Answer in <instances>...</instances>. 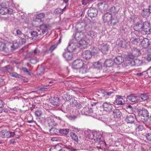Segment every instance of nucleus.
Masks as SVG:
<instances>
[{
    "label": "nucleus",
    "mask_w": 151,
    "mask_h": 151,
    "mask_svg": "<svg viewBox=\"0 0 151 151\" xmlns=\"http://www.w3.org/2000/svg\"><path fill=\"white\" fill-rule=\"evenodd\" d=\"M93 138L96 143H98L99 145H101L102 144H106L105 142L101 139L102 135L96 132L92 134Z\"/></svg>",
    "instance_id": "f257e3e1"
},
{
    "label": "nucleus",
    "mask_w": 151,
    "mask_h": 151,
    "mask_svg": "<svg viewBox=\"0 0 151 151\" xmlns=\"http://www.w3.org/2000/svg\"><path fill=\"white\" fill-rule=\"evenodd\" d=\"M142 31L147 35H149L151 32V27L150 24L147 22H145L142 23Z\"/></svg>",
    "instance_id": "f03ea898"
},
{
    "label": "nucleus",
    "mask_w": 151,
    "mask_h": 151,
    "mask_svg": "<svg viewBox=\"0 0 151 151\" xmlns=\"http://www.w3.org/2000/svg\"><path fill=\"white\" fill-rule=\"evenodd\" d=\"M83 61L80 59H77L74 60L72 63V68L78 70L83 65Z\"/></svg>",
    "instance_id": "7ed1b4c3"
},
{
    "label": "nucleus",
    "mask_w": 151,
    "mask_h": 151,
    "mask_svg": "<svg viewBox=\"0 0 151 151\" xmlns=\"http://www.w3.org/2000/svg\"><path fill=\"white\" fill-rule=\"evenodd\" d=\"M102 107L105 111L107 112L111 111L114 107V105L110 102H105L102 105Z\"/></svg>",
    "instance_id": "20e7f679"
},
{
    "label": "nucleus",
    "mask_w": 151,
    "mask_h": 151,
    "mask_svg": "<svg viewBox=\"0 0 151 151\" xmlns=\"http://www.w3.org/2000/svg\"><path fill=\"white\" fill-rule=\"evenodd\" d=\"M80 76L82 77H84L87 75V73L89 71L86 66L83 65V66L80 68L78 70Z\"/></svg>",
    "instance_id": "39448f33"
},
{
    "label": "nucleus",
    "mask_w": 151,
    "mask_h": 151,
    "mask_svg": "<svg viewBox=\"0 0 151 151\" xmlns=\"http://www.w3.org/2000/svg\"><path fill=\"white\" fill-rule=\"evenodd\" d=\"M128 62V63L131 66H140L142 64V60L137 59L134 60H132L131 61L130 60Z\"/></svg>",
    "instance_id": "423d86ee"
},
{
    "label": "nucleus",
    "mask_w": 151,
    "mask_h": 151,
    "mask_svg": "<svg viewBox=\"0 0 151 151\" xmlns=\"http://www.w3.org/2000/svg\"><path fill=\"white\" fill-rule=\"evenodd\" d=\"M135 119V116L134 114H129L125 118V121L128 123L132 124Z\"/></svg>",
    "instance_id": "0eeeda50"
},
{
    "label": "nucleus",
    "mask_w": 151,
    "mask_h": 151,
    "mask_svg": "<svg viewBox=\"0 0 151 151\" xmlns=\"http://www.w3.org/2000/svg\"><path fill=\"white\" fill-rule=\"evenodd\" d=\"M98 13V10L95 8H91L88 10V16L91 17H96Z\"/></svg>",
    "instance_id": "6e6552de"
},
{
    "label": "nucleus",
    "mask_w": 151,
    "mask_h": 151,
    "mask_svg": "<svg viewBox=\"0 0 151 151\" xmlns=\"http://www.w3.org/2000/svg\"><path fill=\"white\" fill-rule=\"evenodd\" d=\"M109 48V45L106 43H104L99 46L100 49L102 53L104 54H105L107 53Z\"/></svg>",
    "instance_id": "1a4fd4ad"
},
{
    "label": "nucleus",
    "mask_w": 151,
    "mask_h": 151,
    "mask_svg": "<svg viewBox=\"0 0 151 151\" xmlns=\"http://www.w3.org/2000/svg\"><path fill=\"white\" fill-rule=\"evenodd\" d=\"M92 54L90 51L86 50L84 51L82 53V57L86 60H88L92 57Z\"/></svg>",
    "instance_id": "9d476101"
},
{
    "label": "nucleus",
    "mask_w": 151,
    "mask_h": 151,
    "mask_svg": "<svg viewBox=\"0 0 151 151\" xmlns=\"http://www.w3.org/2000/svg\"><path fill=\"white\" fill-rule=\"evenodd\" d=\"M112 16L111 14L107 12L103 16V21L105 22H109L112 18Z\"/></svg>",
    "instance_id": "9b49d317"
},
{
    "label": "nucleus",
    "mask_w": 151,
    "mask_h": 151,
    "mask_svg": "<svg viewBox=\"0 0 151 151\" xmlns=\"http://www.w3.org/2000/svg\"><path fill=\"white\" fill-rule=\"evenodd\" d=\"M138 114L139 115L144 117H148L149 113L147 109L142 108L138 111Z\"/></svg>",
    "instance_id": "f8f14e48"
},
{
    "label": "nucleus",
    "mask_w": 151,
    "mask_h": 151,
    "mask_svg": "<svg viewBox=\"0 0 151 151\" xmlns=\"http://www.w3.org/2000/svg\"><path fill=\"white\" fill-rule=\"evenodd\" d=\"M142 22L136 23L134 27V30L139 32L142 31Z\"/></svg>",
    "instance_id": "ddd939ff"
},
{
    "label": "nucleus",
    "mask_w": 151,
    "mask_h": 151,
    "mask_svg": "<svg viewBox=\"0 0 151 151\" xmlns=\"http://www.w3.org/2000/svg\"><path fill=\"white\" fill-rule=\"evenodd\" d=\"M77 32H81L84 29V24L83 23H78L76 25Z\"/></svg>",
    "instance_id": "4468645a"
},
{
    "label": "nucleus",
    "mask_w": 151,
    "mask_h": 151,
    "mask_svg": "<svg viewBox=\"0 0 151 151\" xmlns=\"http://www.w3.org/2000/svg\"><path fill=\"white\" fill-rule=\"evenodd\" d=\"M124 61V58L121 55L118 56L114 59V62L117 65H120Z\"/></svg>",
    "instance_id": "2eb2a0df"
},
{
    "label": "nucleus",
    "mask_w": 151,
    "mask_h": 151,
    "mask_svg": "<svg viewBox=\"0 0 151 151\" xmlns=\"http://www.w3.org/2000/svg\"><path fill=\"white\" fill-rule=\"evenodd\" d=\"M150 45V40L147 38H144L141 42L142 46L145 48L148 47Z\"/></svg>",
    "instance_id": "dca6fc26"
},
{
    "label": "nucleus",
    "mask_w": 151,
    "mask_h": 151,
    "mask_svg": "<svg viewBox=\"0 0 151 151\" xmlns=\"http://www.w3.org/2000/svg\"><path fill=\"white\" fill-rule=\"evenodd\" d=\"M115 102L117 105H122L125 103L124 100L122 97V96H116V98Z\"/></svg>",
    "instance_id": "f3484780"
},
{
    "label": "nucleus",
    "mask_w": 151,
    "mask_h": 151,
    "mask_svg": "<svg viewBox=\"0 0 151 151\" xmlns=\"http://www.w3.org/2000/svg\"><path fill=\"white\" fill-rule=\"evenodd\" d=\"M88 42L84 40H81L79 41L78 46L81 49H85L86 47Z\"/></svg>",
    "instance_id": "a211bd4d"
},
{
    "label": "nucleus",
    "mask_w": 151,
    "mask_h": 151,
    "mask_svg": "<svg viewBox=\"0 0 151 151\" xmlns=\"http://www.w3.org/2000/svg\"><path fill=\"white\" fill-rule=\"evenodd\" d=\"M63 57L67 60H71L73 57L72 52L67 51L65 52L63 55Z\"/></svg>",
    "instance_id": "6ab92c4d"
},
{
    "label": "nucleus",
    "mask_w": 151,
    "mask_h": 151,
    "mask_svg": "<svg viewBox=\"0 0 151 151\" xmlns=\"http://www.w3.org/2000/svg\"><path fill=\"white\" fill-rule=\"evenodd\" d=\"M98 6L99 9L101 11L102 10L104 11L107 9L108 5L106 2H104L99 3L98 4Z\"/></svg>",
    "instance_id": "aec40b11"
},
{
    "label": "nucleus",
    "mask_w": 151,
    "mask_h": 151,
    "mask_svg": "<svg viewBox=\"0 0 151 151\" xmlns=\"http://www.w3.org/2000/svg\"><path fill=\"white\" fill-rule=\"evenodd\" d=\"M127 99L132 102H136L138 100V96L134 95V94H131L127 96Z\"/></svg>",
    "instance_id": "412c9836"
},
{
    "label": "nucleus",
    "mask_w": 151,
    "mask_h": 151,
    "mask_svg": "<svg viewBox=\"0 0 151 151\" xmlns=\"http://www.w3.org/2000/svg\"><path fill=\"white\" fill-rule=\"evenodd\" d=\"M112 114L115 118H120L122 116L121 112L119 109H117L113 110Z\"/></svg>",
    "instance_id": "4be33fe9"
},
{
    "label": "nucleus",
    "mask_w": 151,
    "mask_h": 151,
    "mask_svg": "<svg viewBox=\"0 0 151 151\" xmlns=\"http://www.w3.org/2000/svg\"><path fill=\"white\" fill-rule=\"evenodd\" d=\"M9 134L10 132L6 130H3L1 132V135L2 138H10Z\"/></svg>",
    "instance_id": "5701e85b"
},
{
    "label": "nucleus",
    "mask_w": 151,
    "mask_h": 151,
    "mask_svg": "<svg viewBox=\"0 0 151 151\" xmlns=\"http://www.w3.org/2000/svg\"><path fill=\"white\" fill-rule=\"evenodd\" d=\"M3 3H2L1 6H2L0 9V14L2 15H5L7 13V8L4 7Z\"/></svg>",
    "instance_id": "b1692460"
},
{
    "label": "nucleus",
    "mask_w": 151,
    "mask_h": 151,
    "mask_svg": "<svg viewBox=\"0 0 151 151\" xmlns=\"http://www.w3.org/2000/svg\"><path fill=\"white\" fill-rule=\"evenodd\" d=\"M87 34L88 36L90 37L93 39H94L97 36V33L92 30L88 31Z\"/></svg>",
    "instance_id": "393cba45"
},
{
    "label": "nucleus",
    "mask_w": 151,
    "mask_h": 151,
    "mask_svg": "<svg viewBox=\"0 0 151 151\" xmlns=\"http://www.w3.org/2000/svg\"><path fill=\"white\" fill-rule=\"evenodd\" d=\"M47 28V25L45 24L41 25L40 27V30L42 31V32L43 34L48 32Z\"/></svg>",
    "instance_id": "a878e982"
},
{
    "label": "nucleus",
    "mask_w": 151,
    "mask_h": 151,
    "mask_svg": "<svg viewBox=\"0 0 151 151\" xmlns=\"http://www.w3.org/2000/svg\"><path fill=\"white\" fill-rule=\"evenodd\" d=\"M132 53L134 55L135 57H138L140 55V51L136 48H133L132 49Z\"/></svg>",
    "instance_id": "bb28decb"
},
{
    "label": "nucleus",
    "mask_w": 151,
    "mask_h": 151,
    "mask_svg": "<svg viewBox=\"0 0 151 151\" xmlns=\"http://www.w3.org/2000/svg\"><path fill=\"white\" fill-rule=\"evenodd\" d=\"M114 91L113 89L111 90L110 91H105L103 90L102 91V92L104 94V96L106 97H109L112 94L114 93Z\"/></svg>",
    "instance_id": "cd10ccee"
},
{
    "label": "nucleus",
    "mask_w": 151,
    "mask_h": 151,
    "mask_svg": "<svg viewBox=\"0 0 151 151\" xmlns=\"http://www.w3.org/2000/svg\"><path fill=\"white\" fill-rule=\"evenodd\" d=\"M94 67L99 69H101L102 68V63L101 62L99 61L98 62H94L93 63Z\"/></svg>",
    "instance_id": "c85d7f7f"
},
{
    "label": "nucleus",
    "mask_w": 151,
    "mask_h": 151,
    "mask_svg": "<svg viewBox=\"0 0 151 151\" xmlns=\"http://www.w3.org/2000/svg\"><path fill=\"white\" fill-rule=\"evenodd\" d=\"M59 102V98L57 97H54L51 101V103L55 106L58 105Z\"/></svg>",
    "instance_id": "c756f323"
},
{
    "label": "nucleus",
    "mask_w": 151,
    "mask_h": 151,
    "mask_svg": "<svg viewBox=\"0 0 151 151\" xmlns=\"http://www.w3.org/2000/svg\"><path fill=\"white\" fill-rule=\"evenodd\" d=\"M138 96V99L139 98H141L142 101H145L148 99L149 98V96L148 94L143 93L141 94ZM140 100V99H139Z\"/></svg>",
    "instance_id": "7c9ffc66"
},
{
    "label": "nucleus",
    "mask_w": 151,
    "mask_h": 151,
    "mask_svg": "<svg viewBox=\"0 0 151 151\" xmlns=\"http://www.w3.org/2000/svg\"><path fill=\"white\" fill-rule=\"evenodd\" d=\"M113 64L112 60L109 59L106 60L104 62V65L106 67H111Z\"/></svg>",
    "instance_id": "2f4dec72"
},
{
    "label": "nucleus",
    "mask_w": 151,
    "mask_h": 151,
    "mask_svg": "<svg viewBox=\"0 0 151 151\" xmlns=\"http://www.w3.org/2000/svg\"><path fill=\"white\" fill-rule=\"evenodd\" d=\"M150 14L148 9H144L142 11L141 14L145 17H147L149 16Z\"/></svg>",
    "instance_id": "473e14b6"
},
{
    "label": "nucleus",
    "mask_w": 151,
    "mask_h": 151,
    "mask_svg": "<svg viewBox=\"0 0 151 151\" xmlns=\"http://www.w3.org/2000/svg\"><path fill=\"white\" fill-rule=\"evenodd\" d=\"M61 150V147L57 145L52 146L50 149V151H60Z\"/></svg>",
    "instance_id": "72a5a7b5"
},
{
    "label": "nucleus",
    "mask_w": 151,
    "mask_h": 151,
    "mask_svg": "<svg viewBox=\"0 0 151 151\" xmlns=\"http://www.w3.org/2000/svg\"><path fill=\"white\" fill-rule=\"evenodd\" d=\"M58 43L55 44L51 46L50 48L45 51V53L51 52L57 47Z\"/></svg>",
    "instance_id": "f704fd0d"
},
{
    "label": "nucleus",
    "mask_w": 151,
    "mask_h": 151,
    "mask_svg": "<svg viewBox=\"0 0 151 151\" xmlns=\"http://www.w3.org/2000/svg\"><path fill=\"white\" fill-rule=\"evenodd\" d=\"M118 21V19L116 17H112L111 20L109 22L111 25L114 26L116 25Z\"/></svg>",
    "instance_id": "c9c22d12"
},
{
    "label": "nucleus",
    "mask_w": 151,
    "mask_h": 151,
    "mask_svg": "<svg viewBox=\"0 0 151 151\" xmlns=\"http://www.w3.org/2000/svg\"><path fill=\"white\" fill-rule=\"evenodd\" d=\"M59 131V129L54 128H52L50 130V133L52 135L57 134Z\"/></svg>",
    "instance_id": "e433bc0d"
},
{
    "label": "nucleus",
    "mask_w": 151,
    "mask_h": 151,
    "mask_svg": "<svg viewBox=\"0 0 151 151\" xmlns=\"http://www.w3.org/2000/svg\"><path fill=\"white\" fill-rule=\"evenodd\" d=\"M109 11L111 14H115L118 13L119 9L116 7L112 6L109 9Z\"/></svg>",
    "instance_id": "4c0bfd02"
},
{
    "label": "nucleus",
    "mask_w": 151,
    "mask_h": 151,
    "mask_svg": "<svg viewBox=\"0 0 151 151\" xmlns=\"http://www.w3.org/2000/svg\"><path fill=\"white\" fill-rule=\"evenodd\" d=\"M66 5H65V7H64L63 9L60 8H58L56 9L54 11V12L58 14H62L63 13V12L65 11Z\"/></svg>",
    "instance_id": "58836bf2"
},
{
    "label": "nucleus",
    "mask_w": 151,
    "mask_h": 151,
    "mask_svg": "<svg viewBox=\"0 0 151 151\" xmlns=\"http://www.w3.org/2000/svg\"><path fill=\"white\" fill-rule=\"evenodd\" d=\"M73 43H71L69 44L68 47L67 48L68 51L72 52L75 49V47Z\"/></svg>",
    "instance_id": "ea45409f"
},
{
    "label": "nucleus",
    "mask_w": 151,
    "mask_h": 151,
    "mask_svg": "<svg viewBox=\"0 0 151 151\" xmlns=\"http://www.w3.org/2000/svg\"><path fill=\"white\" fill-rule=\"evenodd\" d=\"M71 97L68 94H64L62 96V99L65 101H69L71 99Z\"/></svg>",
    "instance_id": "a19ab883"
},
{
    "label": "nucleus",
    "mask_w": 151,
    "mask_h": 151,
    "mask_svg": "<svg viewBox=\"0 0 151 151\" xmlns=\"http://www.w3.org/2000/svg\"><path fill=\"white\" fill-rule=\"evenodd\" d=\"M93 110L91 116L95 118H98V117L99 115L97 113L98 109L96 108H94Z\"/></svg>",
    "instance_id": "79ce46f5"
},
{
    "label": "nucleus",
    "mask_w": 151,
    "mask_h": 151,
    "mask_svg": "<svg viewBox=\"0 0 151 151\" xmlns=\"http://www.w3.org/2000/svg\"><path fill=\"white\" fill-rule=\"evenodd\" d=\"M59 132L63 134L67 135L69 132V129H59Z\"/></svg>",
    "instance_id": "37998d69"
},
{
    "label": "nucleus",
    "mask_w": 151,
    "mask_h": 151,
    "mask_svg": "<svg viewBox=\"0 0 151 151\" xmlns=\"http://www.w3.org/2000/svg\"><path fill=\"white\" fill-rule=\"evenodd\" d=\"M89 108L88 107H85L83 108V109L82 110L81 112L83 114L88 115V114H89Z\"/></svg>",
    "instance_id": "c03bdc74"
},
{
    "label": "nucleus",
    "mask_w": 151,
    "mask_h": 151,
    "mask_svg": "<svg viewBox=\"0 0 151 151\" xmlns=\"http://www.w3.org/2000/svg\"><path fill=\"white\" fill-rule=\"evenodd\" d=\"M16 33L15 34L16 36H23V37H24L25 38H26V37H28V36L27 35H25L23 34L21 31L19 29H17L16 31Z\"/></svg>",
    "instance_id": "a18cd8bd"
},
{
    "label": "nucleus",
    "mask_w": 151,
    "mask_h": 151,
    "mask_svg": "<svg viewBox=\"0 0 151 151\" xmlns=\"http://www.w3.org/2000/svg\"><path fill=\"white\" fill-rule=\"evenodd\" d=\"M37 74L40 75H43L44 73L45 69L44 67H41L38 68L37 70Z\"/></svg>",
    "instance_id": "49530a36"
},
{
    "label": "nucleus",
    "mask_w": 151,
    "mask_h": 151,
    "mask_svg": "<svg viewBox=\"0 0 151 151\" xmlns=\"http://www.w3.org/2000/svg\"><path fill=\"white\" fill-rule=\"evenodd\" d=\"M48 124L49 126L53 127L55 126L56 124L53 119L51 118L48 120Z\"/></svg>",
    "instance_id": "de8ad7c7"
},
{
    "label": "nucleus",
    "mask_w": 151,
    "mask_h": 151,
    "mask_svg": "<svg viewBox=\"0 0 151 151\" xmlns=\"http://www.w3.org/2000/svg\"><path fill=\"white\" fill-rule=\"evenodd\" d=\"M10 46L11 47V50H15L18 47V45L17 43H14L12 44H10Z\"/></svg>",
    "instance_id": "09e8293b"
},
{
    "label": "nucleus",
    "mask_w": 151,
    "mask_h": 151,
    "mask_svg": "<svg viewBox=\"0 0 151 151\" xmlns=\"http://www.w3.org/2000/svg\"><path fill=\"white\" fill-rule=\"evenodd\" d=\"M70 104L72 106H75L78 105V102L75 99H72L70 101Z\"/></svg>",
    "instance_id": "8fccbe9b"
},
{
    "label": "nucleus",
    "mask_w": 151,
    "mask_h": 151,
    "mask_svg": "<svg viewBox=\"0 0 151 151\" xmlns=\"http://www.w3.org/2000/svg\"><path fill=\"white\" fill-rule=\"evenodd\" d=\"M70 136L75 141L77 142L78 140V136L74 133L71 132Z\"/></svg>",
    "instance_id": "3c124183"
},
{
    "label": "nucleus",
    "mask_w": 151,
    "mask_h": 151,
    "mask_svg": "<svg viewBox=\"0 0 151 151\" xmlns=\"http://www.w3.org/2000/svg\"><path fill=\"white\" fill-rule=\"evenodd\" d=\"M45 17V14L44 13H42L37 14L36 16L37 19L41 20Z\"/></svg>",
    "instance_id": "603ef678"
},
{
    "label": "nucleus",
    "mask_w": 151,
    "mask_h": 151,
    "mask_svg": "<svg viewBox=\"0 0 151 151\" xmlns=\"http://www.w3.org/2000/svg\"><path fill=\"white\" fill-rule=\"evenodd\" d=\"M50 88L49 85H48V86H41L39 90L41 91H46L48 89Z\"/></svg>",
    "instance_id": "864d4df0"
},
{
    "label": "nucleus",
    "mask_w": 151,
    "mask_h": 151,
    "mask_svg": "<svg viewBox=\"0 0 151 151\" xmlns=\"http://www.w3.org/2000/svg\"><path fill=\"white\" fill-rule=\"evenodd\" d=\"M9 74L10 76L11 77L20 78H21V77H20L19 75L16 73H11Z\"/></svg>",
    "instance_id": "5fc2aeb1"
},
{
    "label": "nucleus",
    "mask_w": 151,
    "mask_h": 151,
    "mask_svg": "<svg viewBox=\"0 0 151 151\" xmlns=\"http://www.w3.org/2000/svg\"><path fill=\"white\" fill-rule=\"evenodd\" d=\"M5 45L4 43L0 42V51H3L4 50L6 51V48L5 47Z\"/></svg>",
    "instance_id": "6e6d98bb"
},
{
    "label": "nucleus",
    "mask_w": 151,
    "mask_h": 151,
    "mask_svg": "<svg viewBox=\"0 0 151 151\" xmlns=\"http://www.w3.org/2000/svg\"><path fill=\"white\" fill-rule=\"evenodd\" d=\"M137 128H136V131H142L143 129V127L142 125H138L136 124Z\"/></svg>",
    "instance_id": "4d7b16f0"
},
{
    "label": "nucleus",
    "mask_w": 151,
    "mask_h": 151,
    "mask_svg": "<svg viewBox=\"0 0 151 151\" xmlns=\"http://www.w3.org/2000/svg\"><path fill=\"white\" fill-rule=\"evenodd\" d=\"M23 38H21V39L19 40V42L20 43H21L22 44H24L26 42V39H28V37H26V38H25L24 37H23Z\"/></svg>",
    "instance_id": "13d9d810"
},
{
    "label": "nucleus",
    "mask_w": 151,
    "mask_h": 151,
    "mask_svg": "<svg viewBox=\"0 0 151 151\" xmlns=\"http://www.w3.org/2000/svg\"><path fill=\"white\" fill-rule=\"evenodd\" d=\"M35 114L36 116H40L42 114V112L41 110L39 109H37L35 111Z\"/></svg>",
    "instance_id": "bf43d9fd"
},
{
    "label": "nucleus",
    "mask_w": 151,
    "mask_h": 151,
    "mask_svg": "<svg viewBox=\"0 0 151 151\" xmlns=\"http://www.w3.org/2000/svg\"><path fill=\"white\" fill-rule=\"evenodd\" d=\"M81 32H79L76 31V33H75L74 35V37L76 39L78 40V39L81 37V35L80 34Z\"/></svg>",
    "instance_id": "052dcab7"
},
{
    "label": "nucleus",
    "mask_w": 151,
    "mask_h": 151,
    "mask_svg": "<svg viewBox=\"0 0 151 151\" xmlns=\"http://www.w3.org/2000/svg\"><path fill=\"white\" fill-rule=\"evenodd\" d=\"M5 68H6V71L8 72L11 71L13 70V68L10 65H7L6 66Z\"/></svg>",
    "instance_id": "680f3d73"
},
{
    "label": "nucleus",
    "mask_w": 151,
    "mask_h": 151,
    "mask_svg": "<svg viewBox=\"0 0 151 151\" xmlns=\"http://www.w3.org/2000/svg\"><path fill=\"white\" fill-rule=\"evenodd\" d=\"M139 40L138 38H135L132 41L133 44L136 45L139 42Z\"/></svg>",
    "instance_id": "e2e57ef3"
},
{
    "label": "nucleus",
    "mask_w": 151,
    "mask_h": 151,
    "mask_svg": "<svg viewBox=\"0 0 151 151\" xmlns=\"http://www.w3.org/2000/svg\"><path fill=\"white\" fill-rule=\"evenodd\" d=\"M119 45L123 48H125L126 47V46L125 45V42H123L122 40L120 41Z\"/></svg>",
    "instance_id": "0e129e2a"
},
{
    "label": "nucleus",
    "mask_w": 151,
    "mask_h": 151,
    "mask_svg": "<svg viewBox=\"0 0 151 151\" xmlns=\"http://www.w3.org/2000/svg\"><path fill=\"white\" fill-rule=\"evenodd\" d=\"M146 136L147 140L151 141V133L147 134Z\"/></svg>",
    "instance_id": "69168bd1"
},
{
    "label": "nucleus",
    "mask_w": 151,
    "mask_h": 151,
    "mask_svg": "<svg viewBox=\"0 0 151 151\" xmlns=\"http://www.w3.org/2000/svg\"><path fill=\"white\" fill-rule=\"evenodd\" d=\"M146 73L149 77H151V68L148 69L146 71Z\"/></svg>",
    "instance_id": "338daca9"
},
{
    "label": "nucleus",
    "mask_w": 151,
    "mask_h": 151,
    "mask_svg": "<svg viewBox=\"0 0 151 151\" xmlns=\"http://www.w3.org/2000/svg\"><path fill=\"white\" fill-rule=\"evenodd\" d=\"M144 58L145 60H147L148 61H150L151 60V55H148Z\"/></svg>",
    "instance_id": "774afa93"
}]
</instances>
